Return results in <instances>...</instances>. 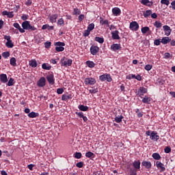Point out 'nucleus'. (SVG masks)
Returning a JSON list of instances; mask_svg holds the SVG:
<instances>
[{"label":"nucleus","instance_id":"obj_1","mask_svg":"<svg viewBox=\"0 0 175 175\" xmlns=\"http://www.w3.org/2000/svg\"><path fill=\"white\" fill-rule=\"evenodd\" d=\"M72 64H73V60H72V59H68L65 57L60 60L61 66H64V68L72 66Z\"/></svg>","mask_w":175,"mask_h":175},{"label":"nucleus","instance_id":"obj_2","mask_svg":"<svg viewBox=\"0 0 175 175\" xmlns=\"http://www.w3.org/2000/svg\"><path fill=\"white\" fill-rule=\"evenodd\" d=\"M148 90L144 87H139V88L135 90V94L139 98H143L144 94H147Z\"/></svg>","mask_w":175,"mask_h":175},{"label":"nucleus","instance_id":"obj_3","mask_svg":"<svg viewBox=\"0 0 175 175\" xmlns=\"http://www.w3.org/2000/svg\"><path fill=\"white\" fill-rule=\"evenodd\" d=\"M55 46H56L55 50L57 51V53H61L65 50V48H64L65 46V42H57L55 43Z\"/></svg>","mask_w":175,"mask_h":175},{"label":"nucleus","instance_id":"obj_4","mask_svg":"<svg viewBox=\"0 0 175 175\" xmlns=\"http://www.w3.org/2000/svg\"><path fill=\"white\" fill-rule=\"evenodd\" d=\"M99 79L100 80V81H108V83H111V77L110 76V75H106L104 74L103 75H100L99 77Z\"/></svg>","mask_w":175,"mask_h":175},{"label":"nucleus","instance_id":"obj_5","mask_svg":"<svg viewBox=\"0 0 175 175\" xmlns=\"http://www.w3.org/2000/svg\"><path fill=\"white\" fill-rule=\"evenodd\" d=\"M84 83L86 85H94V84L96 83V80L95 79V78L89 77L85 79Z\"/></svg>","mask_w":175,"mask_h":175},{"label":"nucleus","instance_id":"obj_6","mask_svg":"<svg viewBox=\"0 0 175 175\" xmlns=\"http://www.w3.org/2000/svg\"><path fill=\"white\" fill-rule=\"evenodd\" d=\"M150 139L153 140V142H158L159 140L158 133L157 131H151Z\"/></svg>","mask_w":175,"mask_h":175},{"label":"nucleus","instance_id":"obj_7","mask_svg":"<svg viewBox=\"0 0 175 175\" xmlns=\"http://www.w3.org/2000/svg\"><path fill=\"white\" fill-rule=\"evenodd\" d=\"M46 80L51 85H53L55 83V79L54 78V74L51 73L46 76Z\"/></svg>","mask_w":175,"mask_h":175},{"label":"nucleus","instance_id":"obj_8","mask_svg":"<svg viewBox=\"0 0 175 175\" xmlns=\"http://www.w3.org/2000/svg\"><path fill=\"white\" fill-rule=\"evenodd\" d=\"M90 53L92 55H96L99 53V47L98 46L92 45L90 47Z\"/></svg>","mask_w":175,"mask_h":175},{"label":"nucleus","instance_id":"obj_9","mask_svg":"<svg viewBox=\"0 0 175 175\" xmlns=\"http://www.w3.org/2000/svg\"><path fill=\"white\" fill-rule=\"evenodd\" d=\"M129 28L131 31H137L139 29V23L136 21H133L130 23Z\"/></svg>","mask_w":175,"mask_h":175},{"label":"nucleus","instance_id":"obj_10","mask_svg":"<svg viewBox=\"0 0 175 175\" xmlns=\"http://www.w3.org/2000/svg\"><path fill=\"white\" fill-rule=\"evenodd\" d=\"M38 87H40L42 88L46 85V78L44 77H42L37 82Z\"/></svg>","mask_w":175,"mask_h":175},{"label":"nucleus","instance_id":"obj_11","mask_svg":"<svg viewBox=\"0 0 175 175\" xmlns=\"http://www.w3.org/2000/svg\"><path fill=\"white\" fill-rule=\"evenodd\" d=\"M119 33H120V31H118V30L112 31L111 32L112 39L113 40H120L121 38L120 37Z\"/></svg>","mask_w":175,"mask_h":175},{"label":"nucleus","instance_id":"obj_12","mask_svg":"<svg viewBox=\"0 0 175 175\" xmlns=\"http://www.w3.org/2000/svg\"><path fill=\"white\" fill-rule=\"evenodd\" d=\"M156 166L157 169H160L161 172H165V170H166V168L165 167V165L160 161L156 162Z\"/></svg>","mask_w":175,"mask_h":175},{"label":"nucleus","instance_id":"obj_13","mask_svg":"<svg viewBox=\"0 0 175 175\" xmlns=\"http://www.w3.org/2000/svg\"><path fill=\"white\" fill-rule=\"evenodd\" d=\"M142 166L145 167V169H148L150 170L151 169V167L152 166V164H151V161H144L142 163Z\"/></svg>","mask_w":175,"mask_h":175},{"label":"nucleus","instance_id":"obj_14","mask_svg":"<svg viewBox=\"0 0 175 175\" xmlns=\"http://www.w3.org/2000/svg\"><path fill=\"white\" fill-rule=\"evenodd\" d=\"M165 32V36H170V33H172V29L168 25H164L163 27Z\"/></svg>","mask_w":175,"mask_h":175},{"label":"nucleus","instance_id":"obj_15","mask_svg":"<svg viewBox=\"0 0 175 175\" xmlns=\"http://www.w3.org/2000/svg\"><path fill=\"white\" fill-rule=\"evenodd\" d=\"M72 98H73V96L71 94H64L62 96V100L67 102V100L72 99Z\"/></svg>","mask_w":175,"mask_h":175},{"label":"nucleus","instance_id":"obj_16","mask_svg":"<svg viewBox=\"0 0 175 175\" xmlns=\"http://www.w3.org/2000/svg\"><path fill=\"white\" fill-rule=\"evenodd\" d=\"M141 3L142 5H144V6H148L149 8H151V6L154 5V2L150 1V0H142Z\"/></svg>","mask_w":175,"mask_h":175},{"label":"nucleus","instance_id":"obj_17","mask_svg":"<svg viewBox=\"0 0 175 175\" xmlns=\"http://www.w3.org/2000/svg\"><path fill=\"white\" fill-rule=\"evenodd\" d=\"M111 50L112 51H117L118 50H121V44H113L111 45Z\"/></svg>","mask_w":175,"mask_h":175},{"label":"nucleus","instance_id":"obj_18","mask_svg":"<svg viewBox=\"0 0 175 175\" xmlns=\"http://www.w3.org/2000/svg\"><path fill=\"white\" fill-rule=\"evenodd\" d=\"M0 81L1 83H3L4 84L8 83V75H6V74H1L0 75Z\"/></svg>","mask_w":175,"mask_h":175},{"label":"nucleus","instance_id":"obj_19","mask_svg":"<svg viewBox=\"0 0 175 175\" xmlns=\"http://www.w3.org/2000/svg\"><path fill=\"white\" fill-rule=\"evenodd\" d=\"M141 32L144 35L146 32H148V35H151L152 32L150 30V27L146 26L141 29Z\"/></svg>","mask_w":175,"mask_h":175},{"label":"nucleus","instance_id":"obj_20","mask_svg":"<svg viewBox=\"0 0 175 175\" xmlns=\"http://www.w3.org/2000/svg\"><path fill=\"white\" fill-rule=\"evenodd\" d=\"M100 24H101V25H105L107 28L110 27L109 25V20H104L102 17L100 18Z\"/></svg>","mask_w":175,"mask_h":175},{"label":"nucleus","instance_id":"obj_21","mask_svg":"<svg viewBox=\"0 0 175 175\" xmlns=\"http://www.w3.org/2000/svg\"><path fill=\"white\" fill-rule=\"evenodd\" d=\"M57 18H58V14H55L49 16V21L51 23H57Z\"/></svg>","mask_w":175,"mask_h":175},{"label":"nucleus","instance_id":"obj_22","mask_svg":"<svg viewBox=\"0 0 175 175\" xmlns=\"http://www.w3.org/2000/svg\"><path fill=\"white\" fill-rule=\"evenodd\" d=\"M112 13L113 16H120L121 14V10L118 8H114L112 9Z\"/></svg>","mask_w":175,"mask_h":175},{"label":"nucleus","instance_id":"obj_23","mask_svg":"<svg viewBox=\"0 0 175 175\" xmlns=\"http://www.w3.org/2000/svg\"><path fill=\"white\" fill-rule=\"evenodd\" d=\"M133 166L134 169L136 170H140V160L138 161H135L133 163Z\"/></svg>","mask_w":175,"mask_h":175},{"label":"nucleus","instance_id":"obj_24","mask_svg":"<svg viewBox=\"0 0 175 175\" xmlns=\"http://www.w3.org/2000/svg\"><path fill=\"white\" fill-rule=\"evenodd\" d=\"M29 65L31 68H36L38 66V62H36V59H33L29 62Z\"/></svg>","mask_w":175,"mask_h":175},{"label":"nucleus","instance_id":"obj_25","mask_svg":"<svg viewBox=\"0 0 175 175\" xmlns=\"http://www.w3.org/2000/svg\"><path fill=\"white\" fill-rule=\"evenodd\" d=\"M30 25H31V23H29V21H25L23 22L22 27L23 28V29L28 30V28L29 27Z\"/></svg>","mask_w":175,"mask_h":175},{"label":"nucleus","instance_id":"obj_26","mask_svg":"<svg viewBox=\"0 0 175 175\" xmlns=\"http://www.w3.org/2000/svg\"><path fill=\"white\" fill-rule=\"evenodd\" d=\"M142 102L144 103H146L147 105H150L151 102V97H148V96H145L142 99Z\"/></svg>","mask_w":175,"mask_h":175},{"label":"nucleus","instance_id":"obj_27","mask_svg":"<svg viewBox=\"0 0 175 175\" xmlns=\"http://www.w3.org/2000/svg\"><path fill=\"white\" fill-rule=\"evenodd\" d=\"M171 40H172V39H170L169 37H163L161 39V43L163 44H167V43H170Z\"/></svg>","mask_w":175,"mask_h":175},{"label":"nucleus","instance_id":"obj_28","mask_svg":"<svg viewBox=\"0 0 175 175\" xmlns=\"http://www.w3.org/2000/svg\"><path fill=\"white\" fill-rule=\"evenodd\" d=\"M152 14V11H151V10H148L144 12L143 16L144 17H145V18H148V17H150V16H151Z\"/></svg>","mask_w":175,"mask_h":175},{"label":"nucleus","instance_id":"obj_29","mask_svg":"<svg viewBox=\"0 0 175 175\" xmlns=\"http://www.w3.org/2000/svg\"><path fill=\"white\" fill-rule=\"evenodd\" d=\"M28 117L29 118H36V117H39V113L32 111L28 114Z\"/></svg>","mask_w":175,"mask_h":175},{"label":"nucleus","instance_id":"obj_30","mask_svg":"<svg viewBox=\"0 0 175 175\" xmlns=\"http://www.w3.org/2000/svg\"><path fill=\"white\" fill-rule=\"evenodd\" d=\"M123 118H124V116H122V115H120V116H116L114 120L116 122H117L118 124H120V122H122Z\"/></svg>","mask_w":175,"mask_h":175},{"label":"nucleus","instance_id":"obj_31","mask_svg":"<svg viewBox=\"0 0 175 175\" xmlns=\"http://www.w3.org/2000/svg\"><path fill=\"white\" fill-rule=\"evenodd\" d=\"M17 60L15 57H12L10 60V64L12 66H17Z\"/></svg>","mask_w":175,"mask_h":175},{"label":"nucleus","instance_id":"obj_32","mask_svg":"<svg viewBox=\"0 0 175 175\" xmlns=\"http://www.w3.org/2000/svg\"><path fill=\"white\" fill-rule=\"evenodd\" d=\"M95 42H98L100 44L105 43V38L100 37H95L94 38Z\"/></svg>","mask_w":175,"mask_h":175},{"label":"nucleus","instance_id":"obj_33","mask_svg":"<svg viewBox=\"0 0 175 175\" xmlns=\"http://www.w3.org/2000/svg\"><path fill=\"white\" fill-rule=\"evenodd\" d=\"M42 69H44V70H50L51 69V66L50 64H46V63H44L42 64Z\"/></svg>","mask_w":175,"mask_h":175},{"label":"nucleus","instance_id":"obj_34","mask_svg":"<svg viewBox=\"0 0 175 175\" xmlns=\"http://www.w3.org/2000/svg\"><path fill=\"white\" fill-rule=\"evenodd\" d=\"M5 46L8 49H13V47H14V44H13V42L12 40L7 41V42L5 43Z\"/></svg>","mask_w":175,"mask_h":175},{"label":"nucleus","instance_id":"obj_35","mask_svg":"<svg viewBox=\"0 0 175 175\" xmlns=\"http://www.w3.org/2000/svg\"><path fill=\"white\" fill-rule=\"evenodd\" d=\"M78 108L79 109V110H81V111H88V107L83 105H79Z\"/></svg>","mask_w":175,"mask_h":175},{"label":"nucleus","instance_id":"obj_36","mask_svg":"<svg viewBox=\"0 0 175 175\" xmlns=\"http://www.w3.org/2000/svg\"><path fill=\"white\" fill-rule=\"evenodd\" d=\"M152 157L153 159H155V161H159V159H161V155L159 154V153H153L152 154Z\"/></svg>","mask_w":175,"mask_h":175},{"label":"nucleus","instance_id":"obj_37","mask_svg":"<svg viewBox=\"0 0 175 175\" xmlns=\"http://www.w3.org/2000/svg\"><path fill=\"white\" fill-rule=\"evenodd\" d=\"M81 14V11L80 10V9H79L77 8H74V10H73V15L74 16H79Z\"/></svg>","mask_w":175,"mask_h":175},{"label":"nucleus","instance_id":"obj_38","mask_svg":"<svg viewBox=\"0 0 175 175\" xmlns=\"http://www.w3.org/2000/svg\"><path fill=\"white\" fill-rule=\"evenodd\" d=\"M86 158H94L95 157V154L94 152L89 151L85 153Z\"/></svg>","mask_w":175,"mask_h":175},{"label":"nucleus","instance_id":"obj_39","mask_svg":"<svg viewBox=\"0 0 175 175\" xmlns=\"http://www.w3.org/2000/svg\"><path fill=\"white\" fill-rule=\"evenodd\" d=\"M86 65L88 66V68H95V63L90 60L86 62Z\"/></svg>","mask_w":175,"mask_h":175},{"label":"nucleus","instance_id":"obj_40","mask_svg":"<svg viewBox=\"0 0 175 175\" xmlns=\"http://www.w3.org/2000/svg\"><path fill=\"white\" fill-rule=\"evenodd\" d=\"M1 55L2 57H3V58H5V59H8V58L10 57V52L9 51L3 52L2 53Z\"/></svg>","mask_w":175,"mask_h":175},{"label":"nucleus","instance_id":"obj_41","mask_svg":"<svg viewBox=\"0 0 175 175\" xmlns=\"http://www.w3.org/2000/svg\"><path fill=\"white\" fill-rule=\"evenodd\" d=\"M57 25H60V27H64V25H65V21H64V18H61L58 19Z\"/></svg>","mask_w":175,"mask_h":175},{"label":"nucleus","instance_id":"obj_42","mask_svg":"<svg viewBox=\"0 0 175 175\" xmlns=\"http://www.w3.org/2000/svg\"><path fill=\"white\" fill-rule=\"evenodd\" d=\"M7 85L8 87H12V85H14V79L13 78H10L8 83H7Z\"/></svg>","mask_w":175,"mask_h":175},{"label":"nucleus","instance_id":"obj_43","mask_svg":"<svg viewBox=\"0 0 175 175\" xmlns=\"http://www.w3.org/2000/svg\"><path fill=\"white\" fill-rule=\"evenodd\" d=\"M154 26L156 28H162V23H161L160 21H156L154 23Z\"/></svg>","mask_w":175,"mask_h":175},{"label":"nucleus","instance_id":"obj_44","mask_svg":"<svg viewBox=\"0 0 175 175\" xmlns=\"http://www.w3.org/2000/svg\"><path fill=\"white\" fill-rule=\"evenodd\" d=\"M95 28V24H94V23H90V24H89L88 25V31H92V30H94V29Z\"/></svg>","mask_w":175,"mask_h":175},{"label":"nucleus","instance_id":"obj_45","mask_svg":"<svg viewBox=\"0 0 175 175\" xmlns=\"http://www.w3.org/2000/svg\"><path fill=\"white\" fill-rule=\"evenodd\" d=\"M130 175H137V170L135 168L130 169Z\"/></svg>","mask_w":175,"mask_h":175},{"label":"nucleus","instance_id":"obj_46","mask_svg":"<svg viewBox=\"0 0 175 175\" xmlns=\"http://www.w3.org/2000/svg\"><path fill=\"white\" fill-rule=\"evenodd\" d=\"M161 5H166V6H169L170 5V1L169 0H161Z\"/></svg>","mask_w":175,"mask_h":175},{"label":"nucleus","instance_id":"obj_47","mask_svg":"<svg viewBox=\"0 0 175 175\" xmlns=\"http://www.w3.org/2000/svg\"><path fill=\"white\" fill-rule=\"evenodd\" d=\"M164 152H165V154H169L172 152V148H170V146L165 147L164 149Z\"/></svg>","mask_w":175,"mask_h":175},{"label":"nucleus","instance_id":"obj_48","mask_svg":"<svg viewBox=\"0 0 175 175\" xmlns=\"http://www.w3.org/2000/svg\"><path fill=\"white\" fill-rule=\"evenodd\" d=\"M144 69L148 72L152 69V65L148 64V65L145 66Z\"/></svg>","mask_w":175,"mask_h":175},{"label":"nucleus","instance_id":"obj_49","mask_svg":"<svg viewBox=\"0 0 175 175\" xmlns=\"http://www.w3.org/2000/svg\"><path fill=\"white\" fill-rule=\"evenodd\" d=\"M161 43H162V42L159 39H157V40H154V46H159L161 44Z\"/></svg>","mask_w":175,"mask_h":175},{"label":"nucleus","instance_id":"obj_50","mask_svg":"<svg viewBox=\"0 0 175 175\" xmlns=\"http://www.w3.org/2000/svg\"><path fill=\"white\" fill-rule=\"evenodd\" d=\"M91 33V31L90 30H85L83 32V36H85V38H87V36H90V34Z\"/></svg>","mask_w":175,"mask_h":175},{"label":"nucleus","instance_id":"obj_51","mask_svg":"<svg viewBox=\"0 0 175 175\" xmlns=\"http://www.w3.org/2000/svg\"><path fill=\"white\" fill-rule=\"evenodd\" d=\"M75 158H76L77 159H80L81 158V152H76L75 154Z\"/></svg>","mask_w":175,"mask_h":175},{"label":"nucleus","instance_id":"obj_52","mask_svg":"<svg viewBox=\"0 0 175 175\" xmlns=\"http://www.w3.org/2000/svg\"><path fill=\"white\" fill-rule=\"evenodd\" d=\"M77 167L81 168L83 166H84V163L82 161H80L76 164Z\"/></svg>","mask_w":175,"mask_h":175},{"label":"nucleus","instance_id":"obj_53","mask_svg":"<svg viewBox=\"0 0 175 175\" xmlns=\"http://www.w3.org/2000/svg\"><path fill=\"white\" fill-rule=\"evenodd\" d=\"M13 11L12 12H8V15L7 17H8V18H13L14 17V14H13Z\"/></svg>","mask_w":175,"mask_h":175},{"label":"nucleus","instance_id":"obj_54","mask_svg":"<svg viewBox=\"0 0 175 175\" xmlns=\"http://www.w3.org/2000/svg\"><path fill=\"white\" fill-rule=\"evenodd\" d=\"M135 77H136V75L134 74H130L126 77V79H128L129 80H131V79H135Z\"/></svg>","mask_w":175,"mask_h":175},{"label":"nucleus","instance_id":"obj_55","mask_svg":"<svg viewBox=\"0 0 175 175\" xmlns=\"http://www.w3.org/2000/svg\"><path fill=\"white\" fill-rule=\"evenodd\" d=\"M45 49H50L51 46V42H46L44 43Z\"/></svg>","mask_w":175,"mask_h":175},{"label":"nucleus","instance_id":"obj_56","mask_svg":"<svg viewBox=\"0 0 175 175\" xmlns=\"http://www.w3.org/2000/svg\"><path fill=\"white\" fill-rule=\"evenodd\" d=\"M36 27H35V26H32V25H29V28H28V31H36Z\"/></svg>","mask_w":175,"mask_h":175},{"label":"nucleus","instance_id":"obj_57","mask_svg":"<svg viewBox=\"0 0 175 175\" xmlns=\"http://www.w3.org/2000/svg\"><path fill=\"white\" fill-rule=\"evenodd\" d=\"M171 57H172V55H170V53H165L164 54V58H165V59H169V58H170Z\"/></svg>","mask_w":175,"mask_h":175},{"label":"nucleus","instance_id":"obj_58","mask_svg":"<svg viewBox=\"0 0 175 175\" xmlns=\"http://www.w3.org/2000/svg\"><path fill=\"white\" fill-rule=\"evenodd\" d=\"M29 18V16H28L27 14H23L21 16V19L23 20V21H25V20H28Z\"/></svg>","mask_w":175,"mask_h":175},{"label":"nucleus","instance_id":"obj_59","mask_svg":"<svg viewBox=\"0 0 175 175\" xmlns=\"http://www.w3.org/2000/svg\"><path fill=\"white\" fill-rule=\"evenodd\" d=\"M75 114L79 117V118H83L84 113L83 112H75Z\"/></svg>","mask_w":175,"mask_h":175},{"label":"nucleus","instance_id":"obj_60","mask_svg":"<svg viewBox=\"0 0 175 175\" xmlns=\"http://www.w3.org/2000/svg\"><path fill=\"white\" fill-rule=\"evenodd\" d=\"M57 94L61 95V94H64V89L63 88H58L57 90Z\"/></svg>","mask_w":175,"mask_h":175},{"label":"nucleus","instance_id":"obj_61","mask_svg":"<svg viewBox=\"0 0 175 175\" xmlns=\"http://www.w3.org/2000/svg\"><path fill=\"white\" fill-rule=\"evenodd\" d=\"M90 94H96L98 92V88L96 89H91L89 90Z\"/></svg>","mask_w":175,"mask_h":175},{"label":"nucleus","instance_id":"obj_62","mask_svg":"<svg viewBox=\"0 0 175 175\" xmlns=\"http://www.w3.org/2000/svg\"><path fill=\"white\" fill-rule=\"evenodd\" d=\"M25 5H26V6H31V5H32V0H27Z\"/></svg>","mask_w":175,"mask_h":175},{"label":"nucleus","instance_id":"obj_63","mask_svg":"<svg viewBox=\"0 0 175 175\" xmlns=\"http://www.w3.org/2000/svg\"><path fill=\"white\" fill-rule=\"evenodd\" d=\"M170 8H172V10H175V0L171 3Z\"/></svg>","mask_w":175,"mask_h":175},{"label":"nucleus","instance_id":"obj_64","mask_svg":"<svg viewBox=\"0 0 175 175\" xmlns=\"http://www.w3.org/2000/svg\"><path fill=\"white\" fill-rule=\"evenodd\" d=\"M13 27H14V28H16V29H18L21 27L20 24H18V23H14L13 24Z\"/></svg>","mask_w":175,"mask_h":175}]
</instances>
